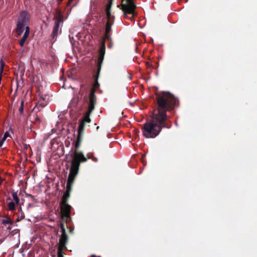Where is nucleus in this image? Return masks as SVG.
<instances>
[{"label": "nucleus", "mask_w": 257, "mask_h": 257, "mask_svg": "<svg viewBox=\"0 0 257 257\" xmlns=\"http://www.w3.org/2000/svg\"><path fill=\"white\" fill-rule=\"evenodd\" d=\"M157 107L153 113L156 119L163 121L168 119L167 112L173 110L178 101V98L169 91H163L155 93Z\"/></svg>", "instance_id": "1"}, {"label": "nucleus", "mask_w": 257, "mask_h": 257, "mask_svg": "<svg viewBox=\"0 0 257 257\" xmlns=\"http://www.w3.org/2000/svg\"><path fill=\"white\" fill-rule=\"evenodd\" d=\"M171 122L165 119L163 121L156 118V114L153 113L152 119L147 121L142 128L143 134L147 138H155L158 136L163 128H169L171 127Z\"/></svg>", "instance_id": "2"}, {"label": "nucleus", "mask_w": 257, "mask_h": 257, "mask_svg": "<svg viewBox=\"0 0 257 257\" xmlns=\"http://www.w3.org/2000/svg\"><path fill=\"white\" fill-rule=\"evenodd\" d=\"M72 159L71 161V167L67 180L66 187L72 188L73 184L78 173L81 163L85 162L87 159L81 152L75 148L74 152L71 155Z\"/></svg>", "instance_id": "3"}, {"label": "nucleus", "mask_w": 257, "mask_h": 257, "mask_svg": "<svg viewBox=\"0 0 257 257\" xmlns=\"http://www.w3.org/2000/svg\"><path fill=\"white\" fill-rule=\"evenodd\" d=\"M30 19V14L26 11H23L20 14L16 23V33L18 35H21L25 29V32L20 41V45L21 47L24 45L29 35L30 28L28 24L29 23Z\"/></svg>", "instance_id": "4"}, {"label": "nucleus", "mask_w": 257, "mask_h": 257, "mask_svg": "<svg viewBox=\"0 0 257 257\" xmlns=\"http://www.w3.org/2000/svg\"><path fill=\"white\" fill-rule=\"evenodd\" d=\"M136 0H121L120 5L118 6L123 12L125 18H128L132 21L134 20L135 11L137 8L135 1Z\"/></svg>", "instance_id": "5"}, {"label": "nucleus", "mask_w": 257, "mask_h": 257, "mask_svg": "<svg viewBox=\"0 0 257 257\" xmlns=\"http://www.w3.org/2000/svg\"><path fill=\"white\" fill-rule=\"evenodd\" d=\"M113 20L112 21H107L106 22L104 37L101 41V45L99 49V56L97 64H101L103 62L105 52V40H110L111 41V37L109 33L111 31V26L113 24Z\"/></svg>", "instance_id": "6"}, {"label": "nucleus", "mask_w": 257, "mask_h": 257, "mask_svg": "<svg viewBox=\"0 0 257 257\" xmlns=\"http://www.w3.org/2000/svg\"><path fill=\"white\" fill-rule=\"evenodd\" d=\"M91 112H89V110H87L85 113L83 118L80 120L79 126L78 128L77 138L76 142H75V148L76 149H79L81 146L85 123L86 122L89 123L91 122L90 115Z\"/></svg>", "instance_id": "7"}, {"label": "nucleus", "mask_w": 257, "mask_h": 257, "mask_svg": "<svg viewBox=\"0 0 257 257\" xmlns=\"http://www.w3.org/2000/svg\"><path fill=\"white\" fill-rule=\"evenodd\" d=\"M60 227L62 234L59 239L58 250L60 249L61 251H63L64 249H66V245L68 241V236L66 232L65 224L63 222L60 223Z\"/></svg>", "instance_id": "8"}, {"label": "nucleus", "mask_w": 257, "mask_h": 257, "mask_svg": "<svg viewBox=\"0 0 257 257\" xmlns=\"http://www.w3.org/2000/svg\"><path fill=\"white\" fill-rule=\"evenodd\" d=\"M61 216L62 218H70L71 206L68 203H60Z\"/></svg>", "instance_id": "9"}, {"label": "nucleus", "mask_w": 257, "mask_h": 257, "mask_svg": "<svg viewBox=\"0 0 257 257\" xmlns=\"http://www.w3.org/2000/svg\"><path fill=\"white\" fill-rule=\"evenodd\" d=\"M96 104V96L94 93L93 90L90 91L89 95V103L87 110L89 112H92L94 109L95 106Z\"/></svg>", "instance_id": "10"}, {"label": "nucleus", "mask_w": 257, "mask_h": 257, "mask_svg": "<svg viewBox=\"0 0 257 257\" xmlns=\"http://www.w3.org/2000/svg\"><path fill=\"white\" fill-rule=\"evenodd\" d=\"M72 191V188L66 187V191L62 196V200L60 203H68V199L70 197V193Z\"/></svg>", "instance_id": "11"}, {"label": "nucleus", "mask_w": 257, "mask_h": 257, "mask_svg": "<svg viewBox=\"0 0 257 257\" xmlns=\"http://www.w3.org/2000/svg\"><path fill=\"white\" fill-rule=\"evenodd\" d=\"M80 71V68L77 66L72 67L68 71V76L69 77L77 75Z\"/></svg>", "instance_id": "12"}, {"label": "nucleus", "mask_w": 257, "mask_h": 257, "mask_svg": "<svg viewBox=\"0 0 257 257\" xmlns=\"http://www.w3.org/2000/svg\"><path fill=\"white\" fill-rule=\"evenodd\" d=\"M101 69V65H97V67L96 68L93 69L92 76L94 79H98Z\"/></svg>", "instance_id": "13"}, {"label": "nucleus", "mask_w": 257, "mask_h": 257, "mask_svg": "<svg viewBox=\"0 0 257 257\" xmlns=\"http://www.w3.org/2000/svg\"><path fill=\"white\" fill-rule=\"evenodd\" d=\"M60 26V24H59V22L55 23V25L53 29V32L51 34L52 39H55L57 37Z\"/></svg>", "instance_id": "14"}, {"label": "nucleus", "mask_w": 257, "mask_h": 257, "mask_svg": "<svg viewBox=\"0 0 257 257\" xmlns=\"http://www.w3.org/2000/svg\"><path fill=\"white\" fill-rule=\"evenodd\" d=\"M55 19L56 21L55 23L59 22V24H60L63 22V16L61 14V12L59 10H57L56 14L55 16Z\"/></svg>", "instance_id": "15"}, {"label": "nucleus", "mask_w": 257, "mask_h": 257, "mask_svg": "<svg viewBox=\"0 0 257 257\" xmlns=\"http://www.w3.org/2000/svg\"><path fill=\"white\" fill-rule=\"evenodd\" d=\"M34 69L33 65H27V69L26 72V76L30 77V76L34 73Z\"/></svg>", "instance_id": "16"}, {"label": "nucleus", "mask_w": 257, "mask_h": 257, "mask_svg": "<svg viewBox=\"0 0 257 257\" xmlns=\"http://www.w3.org/2000/svg\"><path fill=\"white\" fill-rule=\"evenodd\" d=\"M99 84L98 82V80L94 79V83L93 84L92 87L91 88L90 91L93 90L94 93H95L96 90L99 88Z\"/></svg>", "instance_id": "17"}, {"label": "nucleus", "mask_w": 257, "mask_h": 257, "mask_svg": "<svg viewBox=\"0 0 257 257\" xmlns=\"http://www.w3.org/2000/svg\"><path fill=\"white\" fill-rule=\"evenodd\" d=\"M2 224L6 225L9 224L12 225L13 224V221L10 217H6L5 219H3L2 220Z\"/></svg>", "instance_id": "18"}, {"label": "nucleus", "mask_w": 257, "mask_h": 257, "mask_svg": "<svg viewBox=\"0 0 257 257\" xmlns=\"http://www.w3.org/2000/svg\"><path fill=\"white\" fill-rule=\"evenodd\" d=\"M107 21H114V17L111 15V11H106Z\"/></svg>", "instance_id": "19"}, {"label": "nucleus", "mask_w": 257, "mask_h": 257, "mask_svg": "<svg viewBox=\"0 0 257 257\" xmlns=\"http://www.w3.org/2000/svg\"><path fill=\"white\" fill-rule=\"evenodd\" d=\"M12 196H13V199L15 201L16 203L18 204L20 202V199H19V198L18 197L17 192L13 191Z\"/></svg>", "instance_id": "20"}, {"label": "nucleus", "mask_w": 257, "mask_h": 257, "mask_svg": "<svg viewBox=\"0 0 257 257\" xmlns=\"http://www.w3.org/2000/svg\"><path fill=\"white\" fill-rule=\"evenodd\" d=\"M26 67L25 65H19L18 70L21 73V76H23L25 71Z\"/></svg>", "instance_id": "21"}, {"label": "nucleus", "mask_w": 257, "mask_h": 257, "mask_svg": "<svg viewBox=\"0 0 257 257\" xmlns=\"http://www.w3.org/2000/svg\"><path fill=\"white\" fill-rule=\"evenodd\" d=\"M8 205L10 210L13 211L16 209L15 203L14 202L11 201Z\"/></svg>", "instance_id": "22"}, {"label": "nucleus", "mask_w": 257, "mask_h": 257, "mask_svg": "<svg viewBox=\"0 0 257 257\" xmlns=\"http://www.w3.org/2000/svg\"><path fill=\"white\" fill-rule=\"evenodd\" d=\"M84 86L85 85L84 84H82L80 85V89L78 94L81 96H82L84 93L85 90L83 89V88L84 87Z\"/></svg>", "instance_id": "23"}, {"label": "nucleus", "mask_w": 257, "mask_h": 257, "mask_svg": "<svg viewBox=\"0 0 257 257\" xmlns=\"http://www.w3.org/2000/svg\"><path fill=\"white\" fill-rule=\"evenodd\" d=\"M112 1H109L108 3L106 5V11H111V8L112 6Z\"/></svg>", "instance_id": "24"}, {"label": "nucleus", "mask_w": 257, "mask_h": 257, "mask_svg": "<svg viewBox=\"0 0 257 257\" xmlns=\"http://www.w3.org/2000/svg\"><path fill=\"white\" fill-rule=\"evenodd\" d=\"M19 112L20 114H22L24 110V101H22L21 103V106L19 108Z\"/></svg>", "instance_id": "25"}, {"label": "nucleus", "mask_w": 257, "mask_h": 257, "mask_svg": "<svg viewBox=\"0 0 257 257\" xmlns=\"http://www.w3.org/2000/svg\"><path fill=\"white\" fill-rule=\"evenodd\" d=\"M5 65H1L0 67V78H2Z\"/></svg>", "instance_id": "26"}, {"label": "nucleus", "mask_w": 257, "mask_h": 257, "mask_svg": "<svg viewBox=\"0 0 257 257\" xmlns=\"http://www.w3.org/2000/svg\"><path fill=\"white\" fill-rule=\"evenodd\" d=\"M26 195L27 197H31L33 201H34L35 202H37L36 199L35 198V197L34 196H33L32 195H31L30 194L26 193Z\"/></svg>", "instance_id": "27"}, {"label": "nucleus", "mask_w": 257, "mask_h": 257, "mask_svg": "<svg viewBox=\"0 0 257 257\" xmlns=\"http://www.w3.org/2000/svg\"><path fill=\"white\" fill-rule=\"evenodd\" d=\"M58 257H63V251H61L60 249L57 251Z\"/></svg>", "instance_id": "28"}, {"label": "nucleus", "mask_w": 257, "mask_h": 257, "mask_svg": "<svg viewBox=\"0 0 257 257\" xmlns=\"http://www.w3.org/2000/svg\"><path fill=\"white\" fill-rule=\"evenodd\" d=\"M34 121H35V122L40 121V119L38 115L34 116Z\"/></svg>", "instance_id": "29"}, {"label": "nucleus", "mask_w": 257, "mask_h": 257, "mask_svg": "<svg viewBox=\"0 0 257 257\" xmlns=\"http://www.w3.org/2000/svg\"><path fill=\"white\" fill-rule=\"evenodd\" d=\"M108 41H109L110 42V44L108 45L107 47L108 48H111L112 46V40L111 39V41L110 40H108Z\"/></svg>", "instance_id": "30"}, {"label": "nucleus", "mask_w": 257, "mask_h": 257, "mask_svg": "<svg viewBox=\"0 0 257 257\" xmlns=\"http://www.w3.org/2000/svg\"><path fill=\"white\" fill-rule=\"evenodd\" d=\"M8 135H9L8 133H5V135H4V137L2 139H5V141L6 140L7 137L8 136Z\"/></svg>", "instance_id": "31"}, {"label": "nucleus", "mask_w": 257, "mask_h": 257, "mask_svg": "<svg viewBox=\"0 0 257 257\" xmlns=\"http://www.w3.org/2000/svg\"><path fill=\"white\" fill-rule=\"evenodd\" d=\"M4 142H5V139H2L1 140H0V147H2Z\"/></svg>", "instance_id": "32"}, {"label": "nucleus", "mask_w": 257, "mask_h": 257, "mask_svg": "<svg viewBox=\"0 0 257 257\" xmlns=\"http://www.w3.org/2000/svg\"><path fill=\"white\" fill-rule=\"evenodd\" d=\"M3 180L4 179L0 177V186L2 185Z\"/></svg>", "instance_id": "33"}, {"label": "nucleus", "mask_w": 257, "mask_h": 257, "mask_svg": "<svg viewBox=\"0 0 257 257\" xmlns=\"http://www.w3.org/2000/svg\"><path fill=\"white\" fill-rule=\"evenodd\" d=\"M40 105L42 106V107H44L45 106V104L42 103H40Z\"/></svg>", "instance_id": "34"}, {"label": "nucleus", "mask_w": 257, "mask_h": 257, "mask_svg": "<svg viewBox=\"0 0 257 257\" xmlns=\"http://www.w3.org/2000/svg\"><path fill=\"white\" fill-rule=\"evenodd\" d=\"M63 0H58V4H60Z\"/></svg>", "instance_id": "35"}, {"label": "nucleus", "mask_w": 257, "mask_h": 257, "mask_svg": "<svg viewBox=\"0 0 257 257\" xmlns=\"http://www.w3.org/2000/svg\"><path fill=\"white\" fill-rule=\"evenodd\" d=\"M0 64L3 65L5 64L1 60Z\"/></svg>", "instance_id": "36"}, {"label": "nucleus", "mask_w": 257, "mask_h": 257, "mask_svg": "<svg viewBox=\"0 0 257 257\" xmlns=\"http://www.w3.org/2000/svg\"><path fill=\"white\" fill-rule=\"evenodd\" d=\"M87 157L88 159H90V157L89 156L88 154L87 155Z\"/></svg>", "instance_id": "37"}, {"label": "nucleus", "mask_w": 257, "mask_h": 257, "mask_svg": "<svg viewBox=\"0 0 257 257\" xmlns=\"http://www.w3.org/2000/svg\"><path fill=\"white\" fill-rule=\"evenodd\" d=\"M128 78H130V80L132 79V77L131 76H128Z\"/></svg>", "instance_id": "38"}, {"label": "nucleus", "mask_w": 257, "mask_h": 257, "mask_svg": "<svg viewBox=\"0 0 257 257\" xmlns=\"http://www.w3.org/2000/svg\"><path fill=\"white\" fill-rule=\"evenodd\" d=\"M146 64L149 65V62H147V63H146Z\"/></svg>", "instance_id": "39"}, {"label": "nucleus", "mask_w": 257, "mask_h": 257, "mask_svg": "<svg viewBox=\"0 0 257 257\" xmlns=\"http://www.w3.org/2000/svg\"><path fill=\"white\" fill-rule=\"evenodd\" d=\"M61 70L64 71V69L63 68H62Z\"/></svg>", "instance_id": "40"}, {"label": "nucleus", "mask_w": 257, "mask_h": 257, "mask_svg": "<svg viewBox=\"0 0 257 257\" xmlns=\"http://www.w3.org/2000/svg\"><path fill=\"white\" fill-rule=\"evenodd\" d=\"M96 128L97 130L99 129V126H97Z\"/></svg>", "instance_id": "41"}, {"label": "nucleus", "mask_w": 257, "mask_h": 257, "mask_svg": "<svg viewBox=\"0 0 257 257\" xmlns=\"http://www.w3.org/2000/svg\"><path fill=\"white\" fill-rule=\"evenodd\" d=\"M8 229H11V227H8Z\"/></svg>", "instance_id": "42"}, {"label": "nucleus", "mask_w": 257, "mask_h": 257, "mask_svg": "<svg viewBox=\"0 0 257 257\" xmlns=\"http://www.w3.org/2000/svg\"><path fill=\"white\" fill-rule=\"evenodd\" d=\"M186 2H188V0H185Z\"/></svg>", "instance_id": "43"}]
</instances>
